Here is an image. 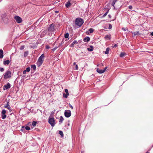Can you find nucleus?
I'll list each match as a JSON object with an SVG mask.
<instances>
[{
  "instance_id": "1",
  "label": "nucleus",
  "mask_w": 153,
  "mask_h": 153,
  "mask_svg": "<svg viewBox=\"0 0 153 153\" xmlns=\"http://www.w3.org/2000/svg\"><path fill=\"white\" fill-rule=\"evenodd\" d=\"M48 34L50 36H52L53 33L55 30L54 25L52 23L50 25L48 28Z\"/></svg>"
},
{
  "instance_id": "2",
  "label": "nucleus",
  "mask_w": 153,
  "mask_h": 153,
  "mask_svg": "<svg viewBox=\"0 0 153 153\" xmlns=\"http://www.w3.org/2000/svg\"><path fill=\"white\" fill-rule=\"evenodd\" d=\"M45 54H42L39 58L37 62V65L38 66H40L43 63L45 58Z\"/></svg>"
},
{
  "instance_id": "3",
  "label": "nucleus",
  "mask_w": 153,
  "mask_h": 153,
  "mask_svg": "<svg viewBox=\"0 0 153 153\" xmlns=\"http://www.w3.org/2000/svg\"><path fill=\"white\" fill-rule=\"evenodd\" d=\"M75 22L76 25L80 27L83 24L84 21L81 18H76L75 19Z\"/></svg>"
},
{
  "instance_id": "4",
  "label": "nucleus",
  "mask_w": 153,
  "mask_h": 153,
  "mask_svg": "<svg viewBox=\"0 0 153 153\" xmlns=\"http://www.w3.org/2000/svg\"><path fill=\"white\" fill-rule=\"evenodd\" d=\"M48 122L52 127H53L55 126V120L53 117H49Z\"/></svg>"
},
{
  "instance_id": "5",
  "label": "nucleus",
  "mask_w": 153,
  "mask_h": 153,
  "mask_svg": "<svg viewBox=\"0 0 153 153\" xmlns=\"http://www.w3.org/2000/svg\"><path fill=\"white\" fill-rule=\"evenodd\" d=\"M12 73L11 71L8 70L4 74V78L6 79L10 78L11 76Z\"/></svg>"
},
{
  "instance_id": "6",
  "label": "nucleus",
  "mask_w": 153,
  "mask_h": 153,
  "mask_svg": "<svg viewBox=\"0 0 153 153\" xmlns=\"http://www.w3.org/2000/svg\"><path fill=\"white\" fill-rule=\"evenodd\" d=\"M1 17L2 20L5 23H7L8 22L9 16L6 14L2 15Z\"/></svg>"
},
{
  "instance_id": "7",
  "label": "nucleus",
  "mask_w": 153,
  "mask_h": 153,
  "mask_svg": "<svg viewBox=\"0 0 153 153\" xmlns=\"http://www.w3.org/2000/svg\"><path fill=\"white\" fill-rule=\"evenodd\" d=\"M71 114V111L70 110H66L65 111L64 115L66 117H70Z\"/></svg>"
},
{
  "instance_id": "8",
  "label": "nucleus",
  "mask_w": 153,
  "mask_h": 153,
  "mask_svg": "<svg viewBox=\"0 0 153 153\" xmlns=\"http://www.w3.org/2000/svg\"><path fill=\"white\" fill-rule=\"evenodd\" d=\"M6 111L5 109H3L1 113V118L3 119H4L6 117Z\"/></svg>"
},
{
  "instance_id": "9",
  "label": "nucleus",
  "mask_w": 153,
  "mask_h": 153,
  "mask_svg": "<svg viewBox=\"0 0 153 153\" xmlns=\"http://www.w3.org/2000/svg\"><path fill=\"white\" fill-rule=\"evenodd\" d=\"M14 19L18 23H21L22 21L21 18L18 16H16L14 17Z\"/></svg>"
},
{
  "instance_id": "10",
  "label": "nucleus",
  "mask_w": 153,
  "mask_h": 153,
  "mask_svg": "<svg viewBox=\"0 0 153 153\" xmlns=\"http://www.w3.org/2000/svg\"><path fill=\"white\" fill-rule=\"evenodd\" d=\"M10 84L9 83L5 85H4L3 87L4 90H5L9 89L10 87Z\"/></svg>"
},
{
  "instance_id": "11",
  "label": "nucleus",
  "mask_w": 153,
  "mask_h": 153,
  "mask_svg": "<svg viewBox=\"0 0 153 153\" xmlns=\"http://www.w3.org/2000/svg\"><path fill=\"white\" fill-rule=\"evenodd\" d=\"M9 102H7V104L5 106V108H7L8 110H9L10 111V112L11 111V107L9 105Z\"/></svg>"
},
{
  "instance_id": "12",
  "label": "nucleus",
  "mask_w": 153,
  "mask_h": 153,
  "mask_svg": "<svg viewBox=\"0 0 153 153\" xmlns=\"http://www.w3.org/2000/svg\"><path fill=\"white\" fill-rule=\"evenodd\" d=\"M25 128L27 130H29L30 129V127L28 126H26L25 127L23 126L22 127V128L21 129V130L23 131V130Z\"/></svg>"
},
{
  "instance_id": "13",
  "label": "nucleus",
  "mask_w": 153,
  "mask_h": 153,
  "mask_svg": "<svg viewBox=\"0 0 153 153\" xmlns=\"http://www.w3.org/2000/svg\"><path fill=\"white\" fill-rule=\"evenodd\" d=\"M90 39L89 37L87 36L85 37L83 39V41L85 42H88Z\"/></svg>"
},
{
  "instance_id": "14",
  "label": "nucleus",
  "mask_w": 153,
  "mask_h": 153,
  "mask_svg": "<svg viewBox=\"0 0 153 153\" xmlns=\"http://www.w3.org/2000/svg\"><path fill=\"white\" fill-rule=\"evenodd\" d=\"M126 55V53L124 52H121L120 55V56L121 57H124Z\"/></svg>"
},
{
  "instance_id": "15",
  "label": "nucleus",
  "mask_w": 153,
  "mask_h": 153,
  "mask_svg": "<svg viewBox=\"0 0 153 153\" xmlns=\"http://www.w3.org/2000/svg\"><path fill=\"white\" fill-rule=\"evenodd\" d=\"M10 62L9 60L4 61L3 62V64L5 65H8L9 64Z\"/></svg>"
},
{
  "instance_id": "16",
  "label": "nucleus",
  "mask_w": 153,
  "mask_h": 153,
  "mask_svg": "<svg viewBox=\"0 0 153 153\" xmlns=\"http://www.w3.org/2000/svg\"><path fill=\"white\" fill-rule=\"evenodd\" d=\"M3 51L2 50L0 49V58H2L3 57Z\"/></svg>"
},
{
  "instance_id": "17",
  "label": "nucleus",
  "mask_w": 153,
  "mask_h": 153,
  "mask_svg": "<svg viewBox=\"0 0 153 153\" xmlns=\"http://www.w3.org/2000/svg\"><path fill=\"white\" fill-rule=\"evenodd\" d=\"M97 71L99 74H102L104 73V71L102 70L99 69L98 68H97Z\"/></svg>"
},
{
  "instance_id": "18",
  "label": "nucleus",
  "mask_w": 153,
  "mask_h": 153,
  "mask_svg": "<svg viewBox=\"0 0 153 153\" xmlns=\"http://www.w3.org/2000/svg\"><path fill=\"white\" fill-rule=\"evenodd\" d=\"M64 120V119L63 117L62 116H61L60 117L59 122V124H61L62 123V122L63 121V120Z\"/></svg>"
},
{
  "instance_id": "19",
  "label": "nucleus",
  "mask_w": 153,
  "mask_h": 153,
  "mask_svg": "<svg viewBox=\"0 0 153 153\" xmlns=\"http://www.w3.org/2000/svg\"><path fill=\"white\" fill-rule=\"evenodd\" d=\"M88 50L89 51H92L93 50V47L92 45H90V48H88Z\"/></svg>"
},
{
  "instance_id": "20",
  "label": "nucleus",
  "mask_w": 153,
  "mask_h": 153,
  "mask_svg": "<svg viewBox=\"0 0 153 153\" xmlns=\"http://www.w3.org/2000/svg\"><path fill=\"white\" fill-rule=\"evenodd\" d=\"M104 38L105 39H108L109 40H110L111 39V36L110 35H106L105 36Z\"/></svg>"
},
{
  "instance_id": "21",
  "label": "nucleus",
  "mask_w": 153,
  "mask_h": 153,
  "mask_svg": "<svg viewBox=\"0 0 153 153\" xmlns=\"http://www.w3.org/2000/svg\"><path fill=\"white\" fill-rule=\"evenodd\" d=\"M71 4L69 1H68L67 2H66L65 4V6L67 7H68Z\"/></svg>"
},
{
  "instance_id": "22",
  "label": "nucleus",
  "mask_w": 153,
  "mask_h": 153,
  "mask_svg": "<svg viewBox=\"0 0 153 153\" xmlns=\"http://www.w3.org/2000/svg\"><path fill=\"white\" fill-rule=\"evenodd\" d=\"M31 68H32L34 71H35L36 69V66L35 65H31Z\"/></svg>"
},
{
  "instance_id": "23",
  "label": "nucleus",
  "mask_w": 153,
  "mask_h": 153,
  "mask_svg": "<svg viewBox=\"0 0 153 153\" xmlns=\"http://www.w3.org/2000/svg\"><path fill=\"white\" fill-rule=\"evenodd\" d=\"M55 110H54V111H51L49 117H53V115L55 113Z\"/></svg>"
},
{
  "instance_id": "24",
  "label": "nucleus",
  "mask_w": 153,
  "mask_h": 153,
  "mask_svg": "<svg viewBox=\"0 0 153 153\" xmlns=\"http://www.w3.org/2000/svg\"><path fill=\"white\" fill-rule=\"evenodd\" d=\"M29 52L28 51H25L24 53V57H26L28 54Z\"/></svg>"
},
{
  "instance_id": "25",
  "label": "nucleus",
  "mask_w": 153,
  "mask_h": 153,
  "mask_svg": "<svg viewBox=\"0 0 153 153\" xmlns=\"http://www.w3.org/2000/svg\"><path fill=\"white\" fill-rule=\"evenodd\" d=\"M59 134H60L61 136V137H63L64 136V134H63V132L61 131H59Z\"/></svg>"
},
{
  "instance_id": "26",
  "label": "nucleus",
  "mask_w": 153,
  "mask_h": 153,
  "mask_svg": "<svg viewBox=\"0 0 153 153\" xmlns=\"http://www.w3.org/2000/svg\"><path fill=\"white\" fill-rule=\"evenodd\" d=\"M110 50V48H107L106 50L105 53L106 54H108L109 51Z\"/></svg>"
},
{
  "instance_id": "27",
  "label": "nucleus",
  "mask_w": 153,
  "mask_h": 153,
  "mask_svg": "<svg viewBox=\"0 0 153 153\" xmlns=\"http://www.w3.org/2000/svg\"><path fill=\"white\" fill-rule=\"evenodd\" d=\"M36 124L37 122L36 121H33L32 122V125L33 127H35L36 126Z\"/></svg>"
},
{
  "instance_id": "28",
  "label": "nucleus",
  "mask_w": 153,
  "mask_h": 153,
  "mask_svg": "<svg viewBox=\"0 0 153 153\" xmlns=\"http://www.w3.org/2000/svg\"><path fill=\"white\" fill-rule=\"evenodd\" d=\"M69 34L68 33H66L64 35V37L65 38H68L69 37Z\"/></svg>"
},
{
  "instance_id": "29",
  "label": "nucleus",
  "mask_w": 153,
  "mask_h": 153,
  "mask_svg": "<svg viewBox=\"0 0 153 153\" xmlns=\"http://www.w3.org/2000/svg\"><path fill=\"white\" fill-rule=\"evenodd\" d=\"M117 1V0H114L112 2V4H111V5L113 6L114 7V4H115V3H116V2Z\"/></svg>"
},
{
  "instance_id": "30",
  "label": "nucleus",
  "mask_w": 153,
  "mask_h": 153,
  "mask_svg": "<svg viewBox=\"0 0 153 153\" xmlns=\"http://www.w3.org/2000/svg\"><path fill=\"white\" fill-rule=\"evenodd\" d=\"M109 9H108L106 12L105 13V14L103 15L102 16L103 17H104L105 16L107 15V14L108 13V12L109 11Z\"/></svg>"
},
{
  "instance_id": "31",
  "label": "nucleus",
  "mask_w": 153,
  "mask_h": 153,
  "mask_svg": "<svg viewBox=\"0 0 153 153\" xmlns=\"http://www.w3.org/2000/svg\"><path fill=\"white\" fill-rule=\"evenodd\" d=\"M94 29L92 28H90L89 30V31L90 33H93L94 31Z\"/></svg>"
},
{
  "instance_id": "32",
  "label": "nucleus",
  "mask_w": 153,
  "mask_h": 153,
  "mask_svg": "<svg viewBox=\"0 0 153 153\" xmlns=\"http://www.w3.org/2000/svg\"><path fill=\"white\" fill-rule=\"evenodd\" d=\"M69 95V94L65 93L63 94V96L65 98H67L68 97V96Z\"/></svg>"
},
{
  "instance_id": "33",
  "label": "nucleus",
  "mask_w": 153,
  "mask_h": 153,
  "mask_svg": "<svg viewBox=\"0 0 153 153\" xmlns=\"http://www.w3.org/2000/svg\"><path fill=\"white\" fill-rule=\"evenodd\" d=\"M134 36H135L139 34V32L138 31H136L133 33Z\"/></svg>"
},
{
  "instance_id": "34",
  "label": "nucleus",
  "mask_w": 153,
  "mask_h": 153,
  "mask_svg": "<svg viewBox=\"0 0 153 153\" xmlns=\"http://www.w3.org/2000/svg\"><path fill=\"white\" fill-rule=\"evenodd\" d=\"M25 46L24 45H22L20 48V50H22L24 48Z\"/></svg>"
},
{
  "instance_id": "35",
  "label": "nucleus",
  "mask_w": 153,
  "mask_h": 153,
  "mask_svg": "<svg viewBox=\"0 0 153 153\" xmlns=\"http://www.w3.org/2000/svg\"><path fill=\"white\" fill-rule=\"evenodd\" d=\"M30 67H27V68L26 69V71L27 72H29L30 71Z\"/></svg>"
},
{
  "instance_id": "36",
  "label": "nucleus",
  "mask_w": 153,
  "mask_h": 153,
  "mask_svg": "<svg viewBox=\"0 0 153 153\" xmlns=\"http://www.w3.org/2000/svg\"><path fill=\"white\" fill-rule=\"evenodd\" d=\"M122 29L124 31H126L127 30H128V29L127 28H125V27H122Z\"/></svg>"
},
{
  "instance_id": "37",
  "label": "nucleus",
  "mask_w": 153,
  "mask_h": 153,
  "mask_svg": "<svg viewBox=\"0 0 153 153\" xmlns=\"http://www.w3.org/2000/svg\"><path fill=\"white\" fill-rule=\"evenodd\" d=\"M73 43L74 44H78V42H77L76 40H74L73 41Z\"/></svg>"
},
{
  "instance_id": "38",
  "label": "nucleus",
  "mask_w": 153,
  "mask_h": 153,
  "mask_svg": "<svg viewBox=\"0 0 153 153\" xmlns=\"http://www.w3.org/2000/svg\"><path fill=\"white\" fill-rule=\"evenodd\" d=\"M4 69L3 68L0 67V71L1 72H3L4 71Z\"/></svg>"
},
{
  "instance_id": "39",
  "label": "nucleus",
  "mask_w": 153,
  "mask_h": 153,
  "mask_svg": "<svg viewBox=\"0 0 153 153\" xmlns=\"http://www.w3.org/2000/svg\"><path fill=\"white\" fill-rule=\"evenodd\" d=\"M65 93H66V94H69L68 90L67 89H65Z\"/></svg>"
},
{
  "instance_id": "40",
  "label": "nucleus",
  "mask_w": 153,
  "mask_h": 153,
  "mask_svg": "<svg viewBox=\"0 0 153 153\" xmlns=\"http://www.w3.org/2000/svg\"><path fill=\"white\" fill-rule=\"evenodd\" d=\"M128 8L129 9L131 10L132 8V7L131 5H130L128 6Z\"/></svg>"
},
{
  "instance_id": "41",
  "label": "nucleus",
  "mask_w": 153,
  "mask_h": 153,
  "mask_svg": "<svg viewBox=\"0 0 153 153\" xmlns=\"http://www.w3.org/2000/svg\"><path fill=\"white\" fill-rule=\"evenodd\" d=\"M70 47H73L74 46V44L73 43H72L70 45Z\"/></svg>"
},
{
  "instance_id": "42",
  "label": "nucleus",
  "mask_w": 153,
  "mask_h": 153,
  "mask_svg": "<svg viewBox=\"0 0 153 153\" xmlns=\"http://www.w3.org/2000/svg\"><path fill=\"white\" fill-rule=\"evenodd\" d=\"M70 47H73L74 46V44L73 43H72L70 45Z\"/></svg>"
},
{
  "instance_id": "43",
  "label": "nucleus",
  "mask_w": 153,
  "mask_h": 153,
  "mask_svg": "<svg viewBox=\"0 0 153 153\" xmlns=\"http://www.w3.org/2000/svg\"><path fill=\"white\" fill-rule=\"evenodd\" d=\"M109 28L110 29L112 28V25L111 24L109 25Z\"/></svg>"
},
{
  "instance_id": "44",
  "label": "nucleus",
  "mask_w": 153,
  "mask_h": 153,
  "mask_svg": "<svg viewBox=\"0 0 153 153\" xmlns=\"http://www.w3.org/2000/svg\"><path fill=\"white\" fill-rule=\"evenodd\" d=\"M69 107H70L72 109H73V107L69 103Z\"/></svg>"
},
{
  "instance_id": "45",
  "label": "nucleus",
  "mask_w": 153,
  "mask_h": 153,
  "mask_svg": "<svg viewBox=\"0 0 153 153\" xmlns=\"http://www.w3.org/2000/svg\"><path fill=\"white\" fill-rule=\"evenodd\" d=\"M107 68V67H105L104 68L103 70H102L103 71H104V72L105 71V70H106V69Z\"/></svg>"
},
{
  "instance_id": "46",
  "label": "nucleus",
  "mask_w": 153,
  "mask_h": 153,
  "mask_svg": "<svg viewBox=\"0 0 153 153\" xmlns=\"http://www.w3.org/2000/svg\"><path fill=\"white\" fill-rule=\"evenodd\" d=\"M26 72H27V71H26V70H25L24 71H23V74H26Z\"/></svg>"
},
{
  "instance_id": "47",
  "label": "nucleus",
  "mask_w": 153,
  "mask_h": 153,
  "mask_svg": "<svg viewBox=\"0 0 153 153\" xmlns=\"http://www.w3.org/2000/svg\"><path fill=\"white\" fill-rule=\"evenodd\" d=\"M64 128H66L67 129H69L68 126H67V125H65L64 127Z\"/></svg>"
},
{
  "instance_id": "48",
  "label": "nucleus",
  "mask_w": 153,
  "mask_h": 153,
  "mask_svg": "<svg viewBox=\"0 0 153 153\" xmlns=\"http://www.w3.org/2000/svg\"><path fill=\"white\" fill-rule=\"evenodd\" d=\"M78 69V66L77 65H76V70H77Z\"/></svg>"
},
{
  "instance_id": "49",
  "label": "nucleus",
  "mask_w": 153,
  "mask_h": 153,
  "mask_svg": "<svg viewBox=\"0 0 153 153\" xmlns=\"http://www.w3.org/2000/svg\"><path fill=\"white\" fill-rule=\"evenodd\" d=\"M117 46V44H115L114 45L113 47L114 48H116Z\"/></svg>"
},
{
  "instance_id": "50",
  "label": "nucleus",
  "mask_w": 153,
  "mask_h": 153,
  "mask_svg": "<svg viewBox=\"0 0 153 153\" xmlns=\"http://www.w3.org/2000/svg\"><path fill=\"white\" fill-rule=\"evenodd\" d=\"M46 48L47 49H49L50 48V47L49 46H48V45L46 46Z\"/></svg>"
},
{
  "instance_id": "51",
  "label": "nucleus",
  "mask_w": 153,
  "mask_h": 153,
  "mask_svg": "<svg viewBox=\"0 0 153 153\" xmlns=\"http://www.w3.org/2000/svg\"><path fill=\"white\" fill-rule=\"evenodd\" d=\"M108 17H109V18H111V15H110V14H109V15H108Z\"/></svg>"
},
{
  "instance_id": "52",
  "label": "nucleus",
  "mask_w": 153,
  "mask_h": 153,
  "mask_svg": "<svg viewBox=\"0 0 153 153\" xmlns=\"http://www.w3.org/2000/svg\"><path fill=\"white\" fill-rule=\"evenodd\" d=\"M150 35L151 36H153V32H152L151 33Z\"/></svg>"
},
{
  "instance_id": "53",
  "label": "nucleus",
  "mask_w": 153,
  "mask_h": 153,
  "mask_svg": "<svg viewBox=\"0 0 153 153\" xmlns=\"http://www.w3.org/2000/svg\"><path fill=\"white\" fill-rule=\"evenodd\" d=\"M57 47H55L54 48V50H56L57 48Z\"/></svg>"
},
{
  "instance_id": "54",
  "label": "nucleus",
  "mask_w": 153,
  "mask_h": 153,
  "mask_svg": "<svg viewBox=\"0 0 153 153\" xmlns=\"http://www.w3.org/2000/svg\"><path fill=\"white\" fill-rule=\"evenodd\" d=\"M78 42H79V43H81V40H79Z\"/></svg>"
},
{
  "instance_id": "55",
  "label": "nucleus",
  "mask_w": 153,
  "mask_h": 153,
  "mask_svg": "<svg viewBox=\"0 0 153 153\" xmlns=\"http://www.w3.org/2000/svg\"><path fill=\"white\" fill-rule=\"evenodd\" d=\"M70 124L69 123H68V124L67 125V126H70Z\"/></svg>"
},
{
  "instance_id": "56",
  "label": "nucleus",
  "mask_w": 153,
  "mask_h": 153,
  "mask_svg": "<svg viewBox=\"0 0 153 153\" xmlns=\"http://www.w3.org/2000/svg\"><path fill=\"white\" fill-rule=\"evenodd\" d=\"M74 65H76V63H75V62H74Z\"/></svg>"
},
{
  "instance_id": "57",
  "label": "nucleus",
  "mask_w": 153,
  "mask_h": 153,
  "mask_svg": "<svg viewBox=\"0 0 153 153\" xmlns=\"http://www.w3.org/2000/svg\"><path fill=\"white\" fill-rule=\"evenodd\" d=\"M146 153H149L147 152H146Z\"/></svg>"
},
{
  "instance_id": "58",
  "label": "nucleus",
  "mask_w": 153,
  "mask_h": 153,
  "mask_svg": "<svg viewBox=\"0 0 153 153\" xmlns=\"http://www.w3.org/2000/svg\"><path fill=\"white\" fill-rule=\"evenodd\" d=\"M58 12V11H56V12Z\"/></svg>"
}]
</instances>
